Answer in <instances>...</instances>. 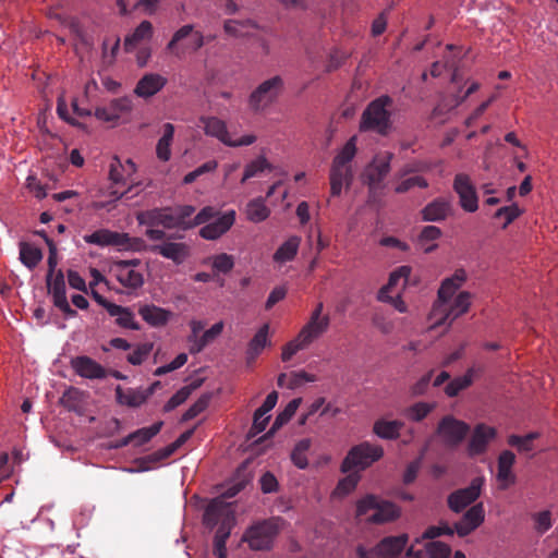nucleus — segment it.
<instances>
[{"mask_svg":"<svg viewBox=\"0 0 558 558\" xmlns=\"http://www.w3.org/2000/svg\"><path fill=\"white\" fill-rule=\"evenodd\" d=\"M452 187L459 196V204L464 211L474 213L478 209V196L470 175L457 173Z\"/></svg>","mask_w":558,"mask_h":558,"instance_id":"9b49d317","label":"nucleus"},{"mask_svg":"<svg viewBox=\"0 0 558 558\" xmlns=\"http://www.w3.org/2000/svg\"><path fill=\"white\" fill-rule=\"evenodd\" d=\"M234 521L231 504L226 502L223 498H215L208 504L203 515L204 524L209 529L219 524L214 538V549L226 548Z\"/></svg>","mask_w":558,"mask_h":558,"instance_id":"f03ea898","label":"nucleus"},{"mask_svg":"<svg viewBox=\"0 0 558 558\" xmlns=\"http://www.w3.org/2000/svg\"><path fill=\"white\" fill-rule=\"evenodd\" d=\"M474 368H469L463 376L456 377L445 387L448 397H456L460 391L466 389L473 383Z\"/></svg>","mask_w":558,"mask_h":558,"instance_id":"c03bdc74","label":"nucleus"},{"mask_svg":"<svg viewBox=\"0 0 558 558\" xmlns=\"http://www.w3.org/2000/svg\"><path fill=\"white\" fill-rule=\"evenodd\" d=\"M168 80L158 73H146L137 82L134 94L141 98H149L159 93Z\"/></svg>","mask_w":558,"mask_h":558,"instance_id":"412c9836","label":"nucleus"},{"mask_svg":"<svg viewBox=\"0 0 558 558\" xmlns=\"http://www.w3.org/2000/svg\"><path fill=\"white\" fill-rule=\"evenodd\" d=\"M301 238L298 235L290 236L284 241L274 254V260L277 263H286L292 260L298 254Z\"/></svg>","mask_w":558,"mask_h":558,"instance_id":"e433bc0d","label":"nucleus"},{"mask_svg":"<svg viewBox=\"0 0 558 558\" xmlns=\"http://www.w3.org/2000/svg\"><path fill=\"white\" fill-rule=\"evenodd\" d=\"M114 391H116V399H117L118 403H120L122 405H128L130 408L141 407L147 400V397H146L143 388L123 389L121 386H117Z\"/></svg>","mask_w":558,"mask_h":558,"instance_id":"2f4dec72","label":"nucleus"},{"mask_svg":"<svg viewBox=\"0 0 558 558\" xmlns=\"http://www.w3.org/2000/svg\"><path fill=\"white\" fill-rule=\"evenodd\" d=\"M330 193L332 196H339L343 186L349 187L353 181L352 168L342 167L331 162L330 172Z\"/></svg>","mask_w":558,"mask_h":558,"instance_id":"a878e982","label":"nucleus"},{"mask_svg":"<svg viewBox=\"0 0 558 558\" xmlns=\"http://www.w3.org/2000/svg\"><path fill=\"white\" fill-rule=\"evenodd\" d=\"M400 515V509L390 501H379L376 511L371 515L374 523L393 521Z\"/></svg>","mask_w":558,"mask_h":558,"instance_id":"4c0bfd02","label":"nucleus"},{"mask_svg":"<svg viewBox=\"0 0 558 558\" xmlns=\"http://www.w3.org/2000/svg\"><path fill=\"white\" fill-rule=\"evenodd\" d=\"M235 221V211L229 210L206 223L201 230L199 235L205 240H217L223 235Z\"/></svg>","mask_w":558,"mask_h":558,"instance_id":"a211bd4d","label":"nucleus"},{"mask_svg":"<svg viewBox=\"0 0 558 558\" xmlns=\"http://www.w3.org/2000/svg\"><path fill=\"white\" fill-rule=\"evenodd\" d=\"M47 288L52 296L53 305L60 310L66 317H74L76 311L73 310L66 299L65 281L62 270H58L51 278L47 276Z\"/></svg>","mask_w":558,"mask_h":558,"instance_id":"ddd939ff","label":"nucleus"},{"mask_svg":"<svg viewBox=\"0 0 558 558\" xmlns=\"http://www.w3.org/2000/svg\"><path fill=\"white\" fill-rule=\"evenodd\" d=\"M359 481L360 475H357L356 473H350L349 475L339 481L333 490V495L338 497H343L350 494L352 490H354Z\"/></svg>","mask_w":558,"mask_h":558,"instance_id":"5fc2aeb1","label":"nucleus"},{"mask_svg":"<svg viewBox=\"0 0 558 558\" xmlns=\"http://www.w3.org/2000/svg\"><path fill=\"white\" fill-rule=\"evenodd\" d=\"M154 344L151 342H145L138 344L132 353L128 355V362L132 365H141L153 351Z\"/></svg>","mask_w":558,"mask_h":558,"instance_id":"6e6d98bb","label":"nucleus"},{"mask_svg":"<svg viewBox=\"0 0 558 558\" xmlns=\"http://www.w3.org/2000/svg\"><path fill=\"white\" fill-rule=\"evenodd\" d=\"M109 307V315L116 317V324L118 326L131 330H140L141 327L138 323L135 322L134 314L129 307H124L118 304Z\"/></svg>","mask_w":558,"mask_h":558,"instance_id":"c9c22d12","label":"nucleus"},{"mask_svg":"<svg viewBox=\"0 0 558 558\" xmlns=\"http://www.w3.org/2000/svg\"><path fill=\"white\" fill-rule=\"evenodd\" d=\"M133 102L129 97L116 98L108 106L98 107L95 110V117L105 122H116L124 114L132 111Z\"/></svg>","mask_w":558,"mask_h":558,"instance_id":"4468645a","label":"nucleus"},{"mask_svg":"<svg viewBox=\"0 0 558 558\" xmlns=\"http://www.w3.org/2000/svg\"><path fill=\"white\" fill-rule=\"evenodd\" d=\"M186 37H191L186 48L192 52L199 50L206 43L205 36L201 32L194 31L193 25L187 24L179 28L173 34L171 40L167 45V49L173 51L177 44Z\"/></svg>","mask_w":558,"mask_h":558,"instance_id":"aec40b11","label":"nucleus"},{"mask_svg":"<svg viewBox=\"0 0 558 558\" xmlns=\"http://www.w3.org/2000/svg\"><path fill=\"white\" fill-rule=\"evenodd\" d=\"M392 154L377 156L365 169L364 179L371 189L377 187L390 171Z\"/></svg>","mask_w":558,"mask_h":558,"instance_id":"2eb2a0df","label":"nucleus"},{"mask_svg":"<svg viewBox=\"0 0 558 558\" xmlns=\"http://www.w3.org/2000/svg\"><path fill=\"white\" fill-rule=\"evenodd\" d=\"M384 449L379 445L363 441L352 447L341 463V471L348 473L354 469L365 470L374 462L380 460Z\"/></svg>","mask_w":558,"mask_h":558,"instance_id":"0eeeda50","label":"nucleus"},{"mask_svg":"<svg viewBox=\"0 0 558 558\" xmlns=\"http://www.w3.org/2000/svg\"><path fill=\"white\" fill-rule=\"evenodd\" d=\"M138 314L149 326H166L171 317V312L154 304L140 306Z\"/></svg>","mask_w":558,"mask_h":558,"instance_id":"bb28decb","label":"nucleus"},{"mask_svg":"<svg viewBox=\"0 0 558 558\" xmlns=\"http://www.w3.org/2000/svg\"><path fill=\"white\" fill-rule=\"evenodd\" d=\"M534 521V529L538 534L546 533L553 525L551 512L549 510H543L532 515Z\"/></svg>","mask_w":558,"mask_h":558,"instance_id":"052dcab7","label":"nucleus"},{"mask_svg":"<svg viewBox=\"0 0 558 558\" xmlns=\"http://www.w3.org/2000/svg\"><path fill=\"white\" fill-rule=\"evenodd\" d=\"M174 135V126L171 123H166L163 125V134L159 138L156 146V154L158 159L161 161H168L171 157V143L173 141Z\"/></svg>","mask_w":558,"mask_h":558,"instance_id":"58836bf2","label":"nucleus"},{"mask_svg":"<svg viewBox=\"0 0 558 558\" xmlns=\"http://www.w3.org/2000/svg\"><path fill=\"white\" fill-rule=\"evenodd\" d=\"M470 430V426L452 415L444 416L437 426V434L448 447L460 445Z\"/></svg>","mask_w":558,"mask_h":558,"instance_id":"9d476101","label":"nucleus"},{"mask_svg":"<svg viewBox=\"0 0 558 558\" xmlns=\"http://www.w3.org/2000/svg\"><path fill=\"white\" fill-rule=\"evenodd\" d=\"M210 396L209 395H203L198 398L196 402H194L182 415V421L186 422L194 417H196L198 414H201L203 411H205L209 404Z\"/></svg>","mask_w":558,"mask_h":558,"instance_id":"bf43d9fd","label":"nucleus"},{"mask_svg":"<svg viewBox=\"0 0 558 558\" xmlns=\"http://www.w3.org/2000/svg\"><path fill=\"white\" fill-rule=\"evenodd\" d=\"M217 215H218V211L211 206H206V207L202 208L193 219H191V217L186 219V223L189 225V230L196 226L208 223Z\"/></svg>","mask_w":558,"mask_h":558,"instance_id":"4d7b16f0","label":"nucleus"},{"mask_svg":"<svg viewBox=\"0 0 558 558\" xmlns=\"http://www.w3.org/2000/svg\"><path fill=\"white\" fill-rule=\"evenodd\" d=\"M496 436V430L485 424L475 426L469 441L468 451L471 457L482 454L486 451L488 442Z\"/></svg>","mask_w":558,"mask_h":558,"instance_id":"4be33fe9","label":"nucleus"},{"mask_svg":"<svg viewBox=\"0 0 558 558\" xmlns=\"http://www.w3.org/2000/svg\"><path fill=\"white\" fill-rule=\"evenodd\" d=\"M20 259L27 268L33 269L43 259V252L40 248L23 242L20 244Z\"/></svg>","mask_w":558,"mask_h":558,"instance_id":"79ce46f5","label":"nucleus"},{"mask_svg":"<svg viewBox=\"0 0 558 558\" xmlns=\"http://www.w3.org/2000/svg\"><path fill=\"white\" fill-rule=\"evenodd\" d=\"M194 429H189L182 433L173 442L168 445L167 447L158 450L155 454L157 459H167L172 456L183 444H185L191 436L193 435Z\"/></svg>","mask_w":558,"mask_h":558,"instance_id":"8fccbe9b","label":"nucleus"},{"mask_svg":"<svg viewBox=\"0 0 558 558\" xmlns=\"http://www.w3.org/2000/svg\"><path fill=\"white\" fill-rule=\"evenodd\" d=\"M310 344L308 343H305L301 338H300V335L298 333V336L291 340L290 342H288L283 348H282V353H281V360L283 362H288L292 359V356L299 352L300 350H303L305 348H307Z\"/></svg>","mask_w":558,"mask_h":558,"instance_id":"680f3d73","label":"nucleus"},{"mask_svg":"<svg viewBox=\"0 0 558 558\" xmlns=\"http://www.w3.org/2000/svg\"><path fill=\"white\" fill-rule=\"evenodd\" d=\"M356 155V136H352L348 140L340 151L335 156L332 163H337L342 167L352 168V160Z\"/></svg>","mask_w":558,"mask_h":558,"instance_id":"37998d69","label":"nucleus"},{"mask_svg":"<svg viewBox=\"0 0 558 558\" xmlns=\"http://www.w3.org/2000/svg\"><path fill=\"white\" fill-rule=\"evenodd\" d=\"M162 425L163 423L159 421L148 427L140 428L123 438L117 447H124L131 442H134L135 446H142L156 436L160 432Z\"/></svg>","mask_w":558,"mask_h":558,"instance_id":"7c9ffc66","label":"nucleus"},{"mask_svg":"<svg viewBox=\"0 0 558 558\" xmlns=\"http://www.w3.org/2000/svg\"><path fill=\"white\" fill-rule=\"evenodd\" d=\"M403 426L404 423L401 421H386L380 418L374 423L373 432L383 439H397Z\"/></svg>","mask_w":558,"mask_h":558,"instance_id":"f704fd0d","label":"nucleus"},{"mask_svg":"<svg viewBox=\"0 0 558 558\" xmlns=\"http://www.w3.org/2000/svg\"><path fill=\"white\" fill-rule=\"evenodd\" d=\"M74 372L87 379H104L107 376L106 368L87 355H80L71 360Z\"/></svg>","mask_w":558,"mask_h":558,"instance_id":"f3484780","label":"nucleus"},{"mask_svg":"<svg viewBox=\"0 0 558 558\" xmlns=\"http://www.w3.org/2000/svg\"><path fill=\"white\" fill-rule=\"evenodd\" d=\"M201 122L207 135L217 137L225 145L228 144L230 135L226 123L217 117H202Z\"/></svg>","mask_w":558,"mask_h":558,"instance_id":"72a5a7b5","label":"nucleus"},{"mask_svg":"<svg viewBox=\"0 0 558 558\" xmlns=\"http://www.w3.org/2000/svg\"><path fill=\"white\" fill-rule=\"evenodd\" d=\"M454 213L451 201L437 197L428 203L421 211L424 221L439 222L446 220Z\"/></svg>","mask_w":558,"mask_h":558,"instance_id":"6ab92c4d","label":"nucleus"},{"mask_svg":"<svg viewBox=\"0 0 558 558\" xmlns=\"http://www.w3.org/2000/svg\"><path fill=\"white\" fill-rule=\"evenodd\" d=\"M87 244H94L100 247L112 246L123 251H144L146 244L141 238H132L125 232L112 231L109 229H98L90 234L84 235Z\"/></svg>","mask_w":558,"mask_h":558,"instance_id":"423d86ee","label":"nucleus"},{"mask_svg":"<svg viewBox=\"0 0 558 558\" xmlns=\"http://www.w3.org/2000/svg\"><path fill=\"white\" fill-rule=\"evenodd\" d=\"M456 533L454 526L451 527L447 523H440V525L428 526L422 535L423 539H434L441 535L452 536Z\"/></svg>","mask_w":558,"mask_h":558,"instance_id":"69168bd1","label":"nucleus"},{"mask_svg":"<svg viewBox=\"0 0 558 558\" xmlns=\"http://www.w3.org/2000/svg\"><path fill=\"white\" fill-rule=\"evenodd\" d=\"M211 266L217 274H228L234 267L233 256L227 253H220L211 257Z\"/></svg>","mask_w":558,"mask_h":558,"instance_id":"3c124183","label":"nucleus"},{"mask_svg":"<svg viewBox=\"0 0 558 558\" xmlns=\"http://www.w3.org/2000/svg\"><path fill=\"white\" fill-rule=\"evenodd\" d=\"M269 325L264 324L252 338L246 350V364L252 365L268 343Z\"/></svg>","mask_w":558,"mask_h":558,"instance_id":"c756f323","label":"nucleus"},{"mask_svg":"<svg viewBox=\"0 0 558 558\" xmlns=\"http://www.w3.org/2000/svg\"><path fill=\"white\" fill-rule=\"evenodd\" d=\"M271 168L272 167L268 160L264 156H259L246 165L241 182L244 183L248 179L256 177L265 170H271Z\"/></svg>","mask_w":558,"mask_h":558,"instance_id":"09e8293b","label":"nucleus"},{"mask_svg":"<svg viewBox=\"0 0 558 558\" xmlns=\"http://www.w3.org/2000/svg\"><path fill=\"white\" fill-rule=\"evenodd\" d=\"M521 209L518 207L517 204H512L510 206H504L499 208L495 215L494 218L500 219L504 218V228H506L508 225H510L514 219H517L521 215Z\"/></svg>","mask_w":558,"mask_h":558,"instance_id":"e2e57ef3","label":"nucleus"},{"mask_svg":"<svg viewBox=\"0 0 558 558\" xmlns=\"http://www.w3.org/2000/svg\"><path fill=\"white\" fill-rule=\"evenodd\" d=\"M194 388H195V386L190 385V386H184L181 389H179L163 405V411L170 412V411L174 410L175 408H178L179 405H181L182 403H184L186 401V399L190 397V395L192 393Z\"/></svg>","mask_w":558,"mask_h":558,"instance_id":"864d4df0","label":"nucleus"},{"mask_svg":"<svg viewBox=\"0 0 558 558\" xmlns=\"http://www.w3.org/2000/svg\"><path fill=\"white\" fill-rule=\"evenodd\" d=\"M316 377L305 371L292 372L289 374V381L287 384L288 389H296L305 383H313Z\"/></svg>","mask_w":558,"mask_h":558,"instance_id":"0e129e2a","label":"nucleus"},{"mask_svg":"<svg viewBox=\"0 0 558 558\" xmlns=\"http://www.w3.org/2000/svg\"><path fill=\"white\" fill-rule=\"evenodd\" d=\"M81 402V392L76 388L65 390L60 399V403L69 411H78Z\"/></svg>","mask_w":558,"mask_h":558,"instance_id":"13d9d810","label":"nucleus"},{"mask_svg":"<svg viewBox=\"0 0 558 558\" xmlns=\"http://www.w3.org/2000/svg\"><path fill=\"white\" fill-rule=\"evenodd\" d=\"M282 521L279 517L258 521L245 531L242 541L246 542L252 550H268L280 532Z\"/></svg>","mask_w":558,"mask_h":558,"instance_id":"39448f33","label":"nucleus"},{"mask_svg":"<svg viewBox=\"0 0 558 558\" xmlns=\"http://www.w3.org/2000/svg\"><path fill=\"white\" fill-rule=\"evenodd\" d=\"M145 250H147V247ZM148 251L155 254H159L165 258L171 259L177 265L182 264L189 256V246L181 242H166L162 244H155L149 246Z\"/></svg>","mask_w":558,"mask_h":558,"instance_id":"b1692460","label":"nucleus"},{"mask_svg":"<svg viewBox=\"0 0 558 558\" xmlns=\"http://www.w3.org/2000/svg\"><path fill=\"white\" fill-rule=\"evenodd\" d=\"M330 325V317L328 314L325 317H310L308 322L302 327L299 335L300 338L305 342L311 344L314 340L319 338L323 333H325Z\"/></svg>","mask_w":558,"mask_h":558,"instance_id":"393cba45","label":"nucleus"},{"mask_svg":"<svg viewBox=\"0 0 558 558\" xmlns=\"http://www.w3.org/2000/svg\"><path fill=\"white\" fill-rule=\"evenodd\" d=\"M515 462V456L510 450H505L499 454L498 458V472L497 478L502 482V489H506L509 485L514 484L515 476L511 469Z\"/></svg>","mask_w":558,"mask_h":558,"instance_id":"cd10ccee","label":"nucleus"},{"mask_svg":"<svg viewBox=\"0 0 558 558\" xmlns=\"http://www.w3.org/2000/svg\"><path fill=\"white\" fill-rule=\"evenodd\" d=\"M187 362V354L186 353H180L175 356V359L167 364V365H162V366H159L158 368L155 369L154 372V375L155 376H162V375H166L172 371H175L180 367H182L185 363Z\"/></svg>","mask_w":558,"mask_h":558,"instance_id":"774afa93","label":"nucleus"},{"mask_svg":"<svg viewBox=\"0 0 558 558\" xmlns=\"http://www.w3.org/2000/svg\"><path fill=\"white\" fill-rule=\"evenodd\" d=\"M408 543V535L388 536L383 538L374 548L365 549L356 547V556L360 558H398Z\"/></svg>","mask_w":558,"mask_h":558,"instance_id":"1a4fd4ad","label":"nucleus"},{"mask_svg":"<svg viewBox=\"0 0 558 558\" xmlns=\"http://www.w3.org/2000/svg\"><path fill=\"white\" fill-rule=\"evenodd\" d=\"M195 213L192 205H182L177 207L154 208L137 214L140 225L148 227L161 226L166 229L189 230L186 219Z\"/></svg>","mask_w":558,"mask_h":558,"instance_id":"7ed1b4c3","label":"nucleus"},{"mask_svg":"<svg viewBox=\"0 0 558 558\" xmlns=\"http://www.w3.org/2000/svg\"><path fill=\"white\" fill-rule=\"evenodd\" d=\"M392 105L393 100L388 95L372 100L361 116L360 131L375 132L383 136L388 135L392 128Z\"/></svg>","mask_w":558,"mask_h":558,"instance_id":"20e7f679","label":"nucleus"},{"mask_svg":"<svg viewBox=\"0 0 558 558\" xmlns=\"http://www.w3.org/2000/svg\"><path fill=\"white\" fill-rule=\"evenodd\" d=\"M485 520V509L482 502L473 505L461 518L454 523L456 533L460 537H464L476 530Z\"/></svg>","mask_w":558,"mask_h":558,"instance_id":"dca6fc26","label":"nucleus"},{"mask_svg":"<svg viewBox=\"0 0 558 558\" xmlns=\"http://www.w3.org/2000/svg\"><path fill=\"white\" fill-rule=\"evenodd\" d=\"M283 89V80L275 75L262 82L250 95L248 105L255 112L263 111L274 104Z\"/></svg>","mask_w":558,"mask_h":558,"instance_id":"6e6552de","label":"nucleus"},{"mask_svg":"<svg viewBox=\"0 0 558 558\" xmlns=\"http://www.w3.org/2000/svg\"><path fill=\"white\" fill-rule=\"evenodd\" d=\"M225 32L233 37L248 36L251 31L256 28L252 20H228L223 25Z\"/></svg>","mask_w":558,"mask_h":558,"instance_id":"ea45409f","label":"nucleus"},{"mask_svg":"<svg viewBox=\"0 0 558 558\" xmlns=\"http://www.w3.org/2000/svg\"><path fill=\"white\" fill-rule=\"evenodd\" d=\"M435 403L416 402L404 411V415L410 421L421 422L435 409Z\"/></svg>","mask_w":558,"mask_h":558,"instance_id":"a18cd8bd","label":"nucleus"},{"mask_svg":"<svg viewBox=\"0 0 558 558\" xmlns=\"http://www.w3.org/2000/svg\"><path fill=\"white\" fill-rule=\"evenodd\" d=\"M403 180L395 187V192L398 194L405 193L414 187L426 189L428 182L421 175H413L409 178H402Z\"/></svg>","mask_w":558,"mask_h":558,"instance_id":"603ef678","label":"nucleus"},{"mask_svg":"<svg viewBox=\"0 0 558 558\" xmlns=\"http://www.w3.org/2000/svg\"><path fill=\"white\" fill-rule=\"evenodd\" d=\"M112 271L117 280L128 289H138L144 284L143 272L133 269L128 263H113Z\"/></svg>","mask_w":558,"mask_h":558,"instance_id":"5701e85b","label":"nucleus"},{"mask_svg":"<svg viewBox=\"0 0 558 558\" xmlns=\"http://www.w3.org/2000/svg\"><path fill=\"white\" fill-rule=\"evenodd\" d=\"M465 52L462 51L461 47H457L454 45L446 46V53L442 57L444 66L451 71V82L458 83L461 80L460 76V64L462 62Z\"/></svg>","mask_w":558,"mask_h":558,"instance_id":"c85d7f7f","label":"nucleus"},{"mask_svg":"<svg viewBox=\"0 0 558 558\" xmlns=\"http://www.w3.org/2000/svg\"><path fill=\"white\" fill-rule=\"evenodd\" d=\"M301 403V399L296 398L291 400L286 408L276 416L275 422L272 423L271 428L268 430L266 435L260 437L257 442H263L264 440L270 438L278 429H280L284 424H287L292 416L295 414L299 405Z\"/></svg>","mask_w":558,"mask_h":558,"instance_id":"473e14b6","label":"nucleus"},{"mask_svg":"<svg viewBox=\"0 0 558 558\" xmlns=\"http://www.w3.org/2000/svg\"><path fill=\"white\" fill-rule=\"evenodd\" d=\"M310 448V439H302L295 445L294 449L291 452V460L296 468L302 470L307 468L308 460L306 457V452L308 451Z\"/></svg>","mask_w":558,"mask_h":558,"instance_id":"de8ad7c7","label":"nucleus"},{"mask_svg":"<svg viewBox=\"0 0 558 558\" xmlns=\"http://www.w3.org/2000/svg\"><path fill=\"white\" fill-rule=\"evenodd\" d=\"M482 485L483 480L475 477L468 487L452 492L447 498L449 509L456 513L463 511L480 497Z\"/></svg>","mask_w":558,"mask_h":558,"instance_id":"f8f14e48","label":"nucleus"},{"mask_svg":"<svg viewBox=\"0 0 558 558\" xmlns=\"http://www.w3.org/2000/svg\"><path fill=\"white\" fill-rule=\"evenodd\" d=\"M426 551L429 558H449L451 554L450 547L438 541H433L427 544Z\"/></svg>","mask_w":558,"mask_h":558,"instance_id":"338daca9","label":"nucleus"},{"mask_svg":"<svg viewBox=\"0 0 558 558\" xmlns=\"http://www.w3.org/2000/svg\"><path fill=\"white\" fill-rule=\"evenodd\" d=\"M270 215L269 208L265 205L263 198H255L248 202L246 206L247 219L252 222H262Z\"/></svg>","mask_w":558,"mask_h":558,"instance_id":"a19ab883","label":"nucleus"},{"mask_svg":"<svg viewBox=\"0 0 558 558\" xmlns=\"http://www.w3.org/2000/svg\"><path fill=\"white\" fill-rule=\"evenodd\" d=\"M466 280V272L460 268L454 274L446 278L438 290V299L433 306L432 315L434 317L440 316L435 322V325L440 326L445 324H451L456 318L465 314L471 306V293L468 291L460 292L452 304L448 305L451 296Z\"/></svg>","mask_w":558,"mask_h":558,"instance_id":"f257e3e1","label":"nucleus"},{"mask_svg":"<svg viewBox=\"0 0 558 558\" xmlns=\"http://www.w3.org/2000/svg\"><path fill=\"white\" fill-rule=\"evenodd\" d=\"M153 34V25L148 21H143L133 32L125 38L124 45L126 49L135 47L141 40L149 38Z\"/></svg>","mask_w":558,"mask_h":558,"instance_id":"49530a36","label":"nucleus"}]
</instances>
